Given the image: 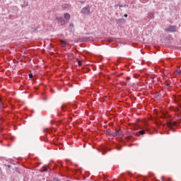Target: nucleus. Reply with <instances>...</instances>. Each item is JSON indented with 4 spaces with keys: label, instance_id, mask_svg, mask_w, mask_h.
<instances>
[{
    "label": "nucleus",
    "instance_id": "obj_2",
    "mask_svg": "<svg viewBox=\"0 0 181 181\" xmlns=\"http://www.w3.org/2000/svg\"><path fill=\"white\" fill-rule=\"evenodd\" d=\"M122 132L121 130H115L112 133V136H120Z\"/></svg>",
    "mask_w": 181,
    "mask_h": 181
},
{
    "label": "nucleus",
    "instance_id": "obj_15",
    "mask_svg": "<svg viewBox=\"0 0 181 181\" xmlns=\"http://www.w3.org/2000/svg\"><path fill=\"white\" fill-rule=\"evenodd\" d=\"M70 28H74V24H73V23H71V24H70Z\"/></svg>",
    "mask_w": 181,
    "mask_h": 181
},
{
    "label": "nucleus",
    "instance_id": "obj_19",
    "mask_svg": "<svg viewBox=\"0 0 181 181\" xmlns=\"http://www.w3.org/2000/svg\"><path fill=\"white\" fill-rule=\"evenodd\" d=\"M119 8H122V6H121V5H119Z\"/></svg>",
    "mask_w": 181,
    "mask_h": 181
},
{
    "label": "nucleus",
    "instance_id": "obj_21",
    "mask_svg": "<svg viewBox=\"0 0 181 181\" xmlns=\"http://www.w3.org/2000/svg\"><path fill=\"white\" fill-rule=\"evenodd\" d=\"M115 6H118V5H116Z\"/></svg>",
    "mask_w": 181,
    "mask_h": 181
},
{
    "label": "nucleus",
    "instance_id": "obj_1",
    "mask_svg": "<svg viewBox=\"0 0 181 181\" xmlns=\"http://www.w3.org/2000/svg\"><path fill=\"white\" fill-rule=\"evenodd\" d=\"M56 21H57V23L59 25H60L61 26H63V25H64V23H66V21H64V19H63L60 16L56 17Z\"/></svg>",
    "mask_w": 181,
    "mask_h": 181
},
{
    "label": "nucleus",
    "instance_id": "obj_4",
    "mask_svg": "<svg viewBox=\"0 0 181 181\" xmlns=\"http://www.w3.org/2000/svg\"><path fill=\"white\" fill-rule=\"evenodd\" d=\"M69 105L64 104L62 105L61 110L63 112H66V111H69Z\"/></svg>",
    "mask_w": 181,
    "mask_h": 181
},
{
    "label": "nucleus",
    "instance_id": "obj_20",
    "mask_svg": "<svg viewBox=\"0 0 181 181\" xmlns=\"http://www.w3.org/2000/svg\"><path fill=\"white\" fill-rule=\"evenodd\" d=\"M63 8H66V6H63Z\"/></svg>",
    "mask_w": 181,
    "mask_h": 181
},
{
    "label": "nucleus",
    "instance_id": "obj_7",
    "mask_svg": "<svg viewBox=\"0 0 181 181\" xmlns=\"http://www.w3.org/2000/svg\"><path fill=\"white\" fill-rule=\"evenodd\" d=\"M64 19H66V21H69L71 18V16L69 13H65L64 14Z\"/></svg>",
    "mask_w": 181,
    "mask_h": 181
},
{
    "label": "nucleus",
    "instance_id": "obj_8",
    "mask_svg": "<svg viewBox=\"0 0 181 181\" xmlns=\"http://www.w3.org/2000/svg\"><path fill=\"white\" fill-rule=\"evenodd\" d=\"M146 131H148V129H142V130H140L139 131L138 134H139L140 135H145V132Z\"/></svg>",
    "mask_w": 181,
    "mask_h": 181
},
{
    "label": "nucleus",
    "instance_id": "obj_9",
    "mask_svg": "<svg viewBox=\"0 0 181 181\" xmlns=\"http://www.w3.org/2000/svg\"><path fill=\"white\" fill-rule=\"evenodd\" d=\"M180 74H181V71L179 70V69L175 71V73H174L175 76H180Z\"/></svg>",
    "mask_w": 181,
    "mask_h": 181
},
{
    "label": "nucleus",
    "instance_id": "obj_6",
    "mask_svg": "<svg viewBox=\"0 0 181 181\" xmlns=\"http://www.w3.org/2000/svg\"><path fill=\"white\" fill-rule=\"evenodd\" d=\"M124 22H125L124 18L116 19V23H117V25H121V23H124Z\"/></svg>",
    "mask_w": 181,
    "mask_h": 181
},
{
    "label": "nucleus",
    "instance_id": "obj_17",
    "mask_svg": "<svg viewBox=\"0 0 181 181\" xmlns=\"http://www.w3.org/2000/svg\"><path fill=\"white\" fill-rule=\"evenodd\" d=\"M124 18H128V14H124Z\"/></svg>",
    "mask_w": 181,
    "mask_h": 181
},
{
    "label": "nucleus",
    "instance_id": "obj_3",
    "mask_svg": "<svg viewBox=\"0 0 181 181\" xmlns=\"http://www.w3.org/2000/svg\"><path fill=\"white\" fill-rule=\"evenodd\" d=\"M81 12L84 13V15H90V7H84Z\"/></svg>",
    "mask_w": 181,
    "mask_h": 181
},
{
    "label": "nucleus",
    "instance_id": "obj_10",
    "mask_svg": "<svg viewBox=\"0 0 181 181\" xmlns=\"http://www.w3.org/2000/svg\"><path fill=\"white\" fill-rule=\"evenodd\" d=\"M60 42H61V45L62 46H66V45H67V42H66V41H64L63 40H61Z\"/></svg>",
    "mask_w": 181,
    "mask_h": 181
},
{
    "label": "nucleus",
    "instance_id": "obj_11",
    "mask_svg": "<svg viewBox=\"0 0 181 181\" xmlns=\"http://www.w3.org/2000/svg\"><path fill=\"white\" fill-rule=\"evenodd\" d=\"M49 170V167H43L42 172H47Z\"/></svg>",
    "mask_w": 181,
    "mask_h": 181
},
{
    "label": "nucleus",
    "instance_id": "obj_5",
    "mask_svg": "<svg viewBox=\"0 0 181 181\" xmlns=\"http://www.w3.org/2000/svg\"><path fill=\"white\" fill-rule=\"evenodd\" d=\"M177 28L176 27V25H170L168 28V30L169 32H176Z\"/></svg>",
    "mask_w": 181,
    "mask_h": 181
},
{
    "label": "nucleus",
    "instance_id": "obj_14",
    "mask_svg": "<svg viewBox=\"0 0 181 181\" xmlns=\"http://www.w3.org/2000/svg\"><path fill=\"white\" fill-rule=\"evenodd\" d=\"M165 85L167 86V87H169V86H170V83H168V82H165Z\"/></svg>",
    "mask_w": 181,
    "mask_h": 181
},
{
    "label": "nucleus",
    "instance_id": "obj_12",
    "mask_svg": "<svg viewBox=\"0 0 181 181\" xmlns=\"http://www.w3.org/2000/svg\"><path fill=\"white\" fill-rule=\"evenodd\" d=\"M82 64H83V62H81V61H78V65L79 66H81Z\"/></svg>",
    "mask_w": 181,
    "mask_h": 181
},
{
    "label": "nucleus",
    "instance_id": "obj_13",
    "mask_svg": "<svg viewBox=\"0 0 181 181\" xmlns=\"http://www.w3.org/2000/svg\"><path fill=\"white\" fill-rule=\"evenodd\" d=\"M29 78H33V74H29Z\"/></svg>",
    "mask_w": 181,
    "mask_h": 181
},
{
    "label": "nucleus",
    "instance_id": "obj_18",
    "mask_svg": "<svg viewBox=\"0 0 181 181\" xmlns=\"http://www.w3.org/2000/svg\"><path fill=\"white\" fill-rule=\"evenodd\" d=\"M1 101H2V98H0V103H1Z\"/></svg>",
    "mask_w": 181,
    "mask_h": 181
},
{
    "label": "nucleus",
    "instance_id": "obj_16",
    "mask_svg": "<svg viewBox=\"0 0 181 181\" xmlns=\"http://www.w3.org/2000/svg\"><path fill=\"white\" fill-rule=\"evenodd\" d=\"M44 132H49V129H44Z\"/></svg>",
    "mask_w": 181,
    "mask_h": 181
}]
</instances>
